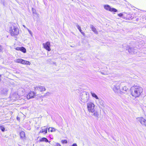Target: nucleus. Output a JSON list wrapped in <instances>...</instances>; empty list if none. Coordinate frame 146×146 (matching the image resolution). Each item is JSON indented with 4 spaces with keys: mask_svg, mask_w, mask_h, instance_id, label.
<instances>
[{
    "mask_svg": "<svg viewBox=\"0 0 146 146\" xmlns=\"http://www.w3.org/2000/svg\"><path fill=\"white\" fill-rule=\"evenodd\" d=\"M23 27L25 28H26H26H27V27H26V26H25V25H23Z\"/></svg>",
    "mask_w": 146,
    "mask_h": 146,
    "instance_id": "72a5a7b5",
    "label": "nucleus"
},
{
    "mask_svg": "<svg viewBox=\"0 0 146 146\" xmlns=\"http://www.w3.org/2000/svg\"><path fill=\"white\" fill-rule=\"evenodd\" d=\"M72 146H77V145L76 143H74Z\"/></svg>",
    "mask_w": 146,
    "mask_h": 146,
    "instance_id": "7c9ffc66",
    "label": "nucleus"
},
{
    "mask_svg": "<svg viewBox=\"0 0 146 146\" xmlns=\"http://www.w3.org/2000/svg\"><path fill=\"white\" fill-rule=\"evenodd\" d=\"M47 128L46 126H44L42 127V129L40 131V133H44V134H46L47 133Z\"/></svg>",
    "mask_w": 146,
    "mask_h": 146,
    "instance_id": "4468645a",
    "label": "nucleus"
},
{
    "mask_svg": "<svg viewBox=\"0 0 146 146\" xmlns=\"http://www.w3.org/2000/svg\"><path fill=\"white\" fill-rule=\"evenodd\" d=\"M2 50V46L0 45V51H1Z\"/></svg>",
    "mask_w": 146,
    "mask_h": 146,
    "instance_id": "2f4dec72",
    "label": "nucleus"
},
{
    "mask_svg": "<svg viewBox=\"0 0 146 146\" xmlns=\"http://www.w3.org/2000/svg\"><path fill=\"white\" fill-rule=\"evenodd\" d=\"M120 83L118 82L115 83L112 87L113 91L116 93H117L119 91H121V89H120Z\"/></svg>",
    "mask_w": 146,
    "mask_h": 146,
    "instance_id": "20e7f679",
    "label": "nucleus"
},
{
    "mask_svg": "<svg viewBox=\"0 0 146 146\" xmlns=\"http://www.w3.org/2000/svg\"><path fill=\"white\" fill-rule=\"evenodd\" d=\"M128 52L131 54H136L137 53V50L136 49L133 48H128Z\"/></svg>",
    "mask_w": 146,
    "mask_h": 146,
    "instance_id": "f8f14e48",
    "label": "nucleus"
},
{
    "mask_svg": "<svg viewBox=\"0 0 146 146\" xmlns=\"http://www.w3.org/2000/svg\"><path fill=\"white\" fill-rule=\"evenodd\" d=\"M93 115L95 117H98V112L96 111H94L93 112Z\"/></svg>",
    "mask_w": 146,
    "mask_h": 146,
    "instance_id": "5701e85b",
    "label": "nucleus"
},
{
    "mask_svg": "<svg viewBox=\"0 0 146 146\" xmlns=\"http://www.w3.org/2000/svg\"><path fill=\"white\" fill-rule=\"evenodd\" d=\"M35 96V93L33 91H30L27 95V98L28 99L32 98Z\"/></svg>",
    "mask_w": 146,
    "mask_h": 146,
    "instance_id": "9d476101",
    "label": "nucleus"
},
{
    "mask_svg": "<svg viewBox=\"0 0 146 146\" xmlns=\"http://www.w3.org/2000/svg\"><path fill=\"white\" fill-rule=\"evenodd\" d=\"M42 45L44 48L48 51H50L51 50L50 42H49L48 41L45 43H43Z\"/></svg>",
    "mask_w": 146,
    "mask_h": 146,
    "instance_id": "1a4fd4ad",
    "label": "nucleus"
},
{
    "mask_svg": "<svg viewBox=\"0 0 146 146\" xmlns=\"http://www.w3.org/2000/svg\"><path fill=\"white\" fill-rule=\"evenodd\" d=\"M61 142L62 143H67V141L66 140H62L61 141Z\"/></svg>",
    "mask_w": 146,
    "mask_h": 146,
    "instance_id": "393cba45",
    "label": "nucleus"
},
{
    "mask_svg": "<svg viewBox=\"0 0 146 146\" xmlns=\"http://www.w3.org/2000/svg\"><path fill=\"white\" fill-rule=\"evenodd\" d=\"M138 121L139 122L142 126L146 127V120L142 117H139L137 118Z\"/></svg>",
    "mask_w": 146,
    "mask_h": 146,
    "instance_id": "0eeeda50",
    "label": "nucleus"
},
{
    "mask_svg": "<svg viewBox=\"0 0 146 146\" xmlns=\"http://www.w3.org/2000/svg\"><path fill=\"white\" fill-rule=\"evenodd\" d=\"M76 26L77 27L78 29L80 31V32H81L82 31L80 27L78 24H77Z\"/></svg>",
    "mask_w": 146,
    "mask_h": 146,
    "instance_id": "b1692460",
    "label": "nucleus"
},
{
    "mask_svg": "<svg viewBox=\"0 0 146 146\" xmlns=\"http://www.w3.org/2000/svg\"><path fill=\"white\" fill-rule=\"evenodd\" d=\"M35 91H38L40 92H43L46 90V88L44 86H38L34 87Z\"/></svg>",
    "mask_w": 146,
    "mask_h": 146,
    "instance_id": "6e6552de",
    "label": "nucleus"
},
{
    "mask_svg": "<svg viewBox=\"0 0 146 146\" xmlns=\"http://www.w3.org/2000/svg\"><path fill=\"white\" fill-rule=\"evenodd\" d=\"M26 29L28 31L29 33L31 35V36H33V35H32V32L31 31H30V30H29L28 28H26Z\"/></svg>",
    "mask_w": 146,
    "mask_h": 146,
    "instance_id": "a878e982",
    "label": "nucleus"
},
{
    "mask_svg": "<svg viewBox=\"0 0 146 146\" xmlns=\"http://www.w3.org/2000/svg\"><path fill=\"white\" fill-rule=\"evenodd\" d=\"M35 10V9H33V8H32V11H33V13H34V12H33V10Z\"/></svg>",
    "mask_w": 146,
    "mask_h": 146,
    "instance_id": "f704fd0d",
    "label": "nucleus"
},
{
    "mask_svg": "<svg viewBox=\"0 0 146 146\" xmlns=\"http://www.w3.org/2000/svg\"><path fill=\"white\" fill-rule=\"evenodd\" d=\"M104 8L106 10L111 12H116L117 11V10L115 8H111L110 5H107L104 6Z\"/></svg>",
    "mask_w": 146,
    "mask_h": 146,
    "instance_id": "423d86ee",
    "label": "nucleus"
},
{
    "mask_svg": "<svg viewBox=\"0 0 146 146\" xmlns=\"http://www.w3.org/2000/svg\"><path fill=\"white\" fill-rule=\"evenodd\" d=\"M21 138L23 139L25 137V132L23 131H21L20 133Z\"/></svg>",
    "mask_w": 146,
    "mask_h": 146,
    "instance_id": "6ab92c4d",
    "label": "nucleus"
},
{
    "mask_svg": "<svg viewBox=\"0 0 146 146\" xmlns=\"http://www.w3.org/2000/svg\"><path fill=\"white\" fill-rule=\"evenodd\" d=\"M54 146H61L60 144L58 143H56Z\"/></svg>",
    "mask_w": 146,
    "mask_h": 146,
    "instance_id": "c85d7f7f",
    "label": "nucleus"
},
{
    "mask_svg": "<svg viewBox=\"0 0 146 146\" xmlns=\"http://www.w3.org/2000/svg\"><path fill=\"white\" fill-rule=\"evenodd\" d=\"M121 92H123V91L127 92L128 90V88L127 87L125 86H124L122 88V90L121 89Z\"/></svg>",
    "mask_w": 146,
    "mask_h": 146,
    "instance_id": "aec40b11",
    "label": "nucleus"
},
{
    "mask_svg": "<svg viewBox=\"0 0 146 146\" xmlns=\"http://www.w3.org/2000/svg\"><path fill=\"white\" fill-rule=\"evenodd\" d=\"M87 107L89 112L93 113L95 111L94 105L92 103H88L87 104Z\"/></svg>",
    "mask_w": 146,
    "mask_h": 146,
    "instance_id": "39448f33",
    "label": "nucleus"
},
{
    "mask_svg": "<svg viewBox=\"0 0 146 146\" xmlns=\"http://www.w3.org/2000/svg\"><path fill=\"white\" fill-rule=\"evenodd\" d=\"M101 104V105H102L103 104V103H102V104Z\"/></svg>",
    "mask_w": 146,
    "mask_h": 146,
    "instance_id": "e433bc0d",
    "label": "nucleus"
},
{
    "mask_svg": "<svg viewBox=\"0 0 146 146\" xmlns=\"http://www.w3.org/2000/svg\"><path fill=\"white\" fill-rule=\"evenodd\" d=\"M81 33H82V34L84 36V33L82 32V31L81 32Z\"/></svg>",
    "mask_w": 146,
    "mask_h": 146,
    "instance_id": "473e14b6",
    "label": "nucleus"
},
{
    "mask_svg": "<svg viewBox=\"0 0 146 146\" xmlns=\"http://www.w3.org/2000/svg\"><path fill=\"white\" fill-rule=\"evenodd\" d=\"M22 94H20L19 93L18 94H17L16 93H14V94H13L12 95H11V98L14 100H15L18 98V96H21L23 95V91H22Z\"/></svg>",
    "mask_w": 146,
    "mask_h": 146,
    "instance_id": "9b49d317",
    "label": "nucleus"
},
{
    "mask_svg": "<svg viewBox=\"0 0 146 146\" xmlns=\"http://www.w3.org/2000/svg\"><path fill=\"white\" fill-rule=\"evenodd\" d=\"M122 15H123L121 13H119L118 14V16L120 17H122Z\"/></svg>",
    "mask_w": 146,
    "mask_h": 146,
    "instance_id": "c756f323",
    "label": "nucleus"
},
{
    "mask_svg": "<svg viewBox=\"0 0 146 146\" xmlns=\"http://www.w3.org/2000/svg\"><path fill=\"white\" fill-rule=\"evenodd\" d=\"M125 49L127 50V48H125Z\"/></svg>",
    "mask_w": 146,
    "mask_h": 146,
    "instance_id": "4c0bfd02",
    "label": "nucleus"
},
{
    "mask_svg": "<svg viewBox=\"0 0 146 146\" xmlns=\"http://www.w3.org/2000/svg\"><path fill=\"white\" fill-rule=\"evenodd\" d=\"M10 31L11 35L14 36L17 35L19 33L18 28L14 26H12L11 27Z\"/></svg>",
    "mask_w": 146,
    "mask_h": 146,
    "instance_id": "7ed1b4c3",
    "label": "nucleus"
},
{
    "mask_svg": "<svg viewBox=\"0 0 146 146\" xmlns=\"http://www.w3.org/2000/svg\"><path fill=\"white\" fill-rule=\"evenodd\" d=\"M143 91V89L141 87L138 86H134L131 88V94L132 96L135 98L139 97Z\"/></svg>",
    "mask_w": 146,
    "mask_h": 146,
    "instance_id": "f257e3e1",
    "label": "nucleus"
},
{
    "mask_svg": "<svg viewBox=\"0 0 146 146\" xmlns=\"http://www.w3.org/2000/svg\"><path fill=\"white\" fill-rule=\"evenodd\" d=\"M0 127L2 131H5V128L3 126H1Z\"/></svg>",
    "mask_w": 146,
    "mask_h": 146,
    "instance_id": "bb28decb",
    "label": "nucleus"
},
{
    "mask_svg": "<svg viewBox=\"0 0 146 146\" xmlns=\"http://www.w3.org/2000/svg\"><path fill=\"white\" fill-rule=\"evenodd\" d=\"M56 129L54 128L49 127L48 129V131H50L51 132H54L56 131Z\"/></svg>",
    "mask_w": 146,
    "mask_h": 146,
    "instance_id": "4be33fe9",
    "label": "nucleus"
},
{
    "mask_svg": "<svg viewBox=\"0 0 146 146\" xmlns=\"http://www.w3.org/2000/svg\"><path fill=\"white\" fill-rule=\"evenodd\" d=\"M89 98V94L88 93L84 92L80 97V100L82 102L85 103L87 102Z\"/></svg>",
    "mask_w": 146,
    "mask_h": 146,
    "instance_id": "f03ea898",
    "label": "nucleus"
},
{
    "mask_svg": "<svg viewBox=\"0 0 146 146\" xmlns=\"http://www.w3.org/2000/svg\"><path fill=\"white\" fill-rule=\"evenodd\" d=\"M23 60H23L22 59L19 58L15 60H14V61L15 62L23 64Z\"/></svg>",
    "mask_w": 146,
    "mask_h": 146,
    "instance_id": "2eb2a0df",
    "label": "nucleus"
},
{
    "mask_svg": "<svg viewBox=\"0 0 146 146\" xmlns=\"http://www.w3.org/2000/svg\"><path fill=\"white\" fill-rule=\"evenodd\" d=\"M91 94L93 97L95 98L96 100H99V98L95 93H94L92 92H91Z\"/></svg>",
    "mask_w": 146,
    "mask_h": 146,
    "instance_id": "a211bd4d",
    "label": "nucleus"
},
{
    "mask_svg": "<svg viewBox=\"0 0 146 146\" xmlns=\"http://www.w3.org/2000/svg\"><path fill=\"white\" fill-rule=\"evenodd\" d=\"M90 28L92 29V31L94 32L96 34H98V32L96 30V29L95 27L92 25H90Z\"/></svg>",
    "mask_w": 146,
    "mask_h": 146,
    "instance_id": "dca6fc26",
    "label": "nucleus"
},
{
    "mask_svg": "<svg viewBox=\"0 0 146 146\" xmlns=\"http://www.w3.org/2000/svg\"><path fill=\"white\" fill-rule=\"evenodd\" d=\"M40 141H44L46 142H49V143L50 142V141H48L47 139L45 137H43L40 140Z\"/></svg>",
    "mask_w": 146,
    "mask_h": 146,
    "instance_id": "f3484780",
    "label": "nucleus"
},
{
    "mask_svg": "<svg viewBox=\"0 0 146 146\" xmlns=\"http://www.w3.org/2000/svg\"><path fill=\"white\" fill-rule=\"evenodd\" d=\"M101 73L103 74V75H108V73L106 71H104V72H101Z\"/></svg>",
    "mask_w": 146,
    "mask_h": 146,
    "instance_id": "cd10ccee",
    "label": "nucleus"
},
{
    "mask_svg": "<svg viewBox=\"0 0 146 146\" xmlns=\"http://www.w3.org/2000/svg\"><path fill=\"white\" fill-rule=\"evenodd\" d=\"M15 49L17 50H20L24 53L26 52V49L23 47H17Z\"/></svg>",
    "mask_w": 146,
    "mask_h": 146,
    "instance_id": "ddd939ff",
    "label": "nucleus"
},
{
    "mask_svg": "<svg viewBox=\"0 0 146 146\" xmlns=\"http://www.w3.org/2000/svg\"><path fill=\"white\" fill-rule=\"evenodd\" d=\"M23 64L30 65L31 64V63L29 61L24 60Z\"/></svg>",
    "mask_w": 146,
    "mask_h": 146,
    "instance_id": "412c9836",
    "label": "nucleus"
},
{
    "mask_svg": "<svg viewBox=\"0 0 146 146\" xmlns=\"http://www.w3.org/2000/svg\"><path fill=\"white\" fill-rule=\"evenodd\" d=\"M19 117H17V120H19Z\"/></svg>",
    "mask_w": 146,
    "mask_h": 146,
    "instance_id": "c9c22d12",
    "label": "nucleus"
}]
</instances>
